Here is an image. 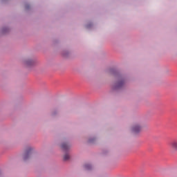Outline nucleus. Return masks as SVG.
I'll use <instances>...</instances> for the list:
<instances>
[{
	"mask_svg": "<svg viewBox=\"0 0 177 177\" xmlns=\"http://www.w3.org/2000/svg\"><path fill=\"white\" fill-rule=\"evenodd\" d=\"M169 147L171 153H177V139L172 140L169 144Z\"/></svg>",
	"mask_w": 177,
	"mask_h": 177,
	"instance_id": "f257e3e1",
	"label": "nucleus"
},
{
	"mask_svg": "<svg viewBox=\"0 0 177 177\" xmlns=\"http://www.w3.org/2000/svg\"><path fill=\"white\" fill-rule=\"evenodd\" d=\"M132 131L134 133H138V132H140V131H142V127L140 125L137 124L133 127Z\"/></svg>",
	"mask_w": 177,
	"mask_h": 177,
	"instance_id": "7ed1b4c3",
	"label": "nucleus"
},
{
	"mask_svg": "<svg viewBox=\"0 0 177 177\" xmlns=\"http://www.w3.org/2000/svg\"><path fill=\"white\" fill-rule=\"evenodd\" d=\"M84 167L86 169H91V165H85Z\"/></svg>",
	"mask_w": 177,
	"mask_h": 177,
	"instance_id": "0eeeda50",
	"label": "nucleus"
},
{
	"mask_svg": "<svg viewBox=\"0 0 177 177\" xmlns=\"http://www.w3.org/2000/svg\"><path fill=\"white\" fill-rule=\"evenodd\" d=\"M124 85V80L119 77V81L115 84V89H118Z\"/></svg>",
	"mask_w": 177,
	"mask_h": 177,
	"instance_id": "f03ea898",
	"label": "nucleus"
},
{
	"mask_svg": "<svg viewBox=\"0 0 177 177\" xmlns=\"http://www.w3.org/2000/svg\"><path fill=\"white\" fill-rule=\"evenodd\" d=\"M70 158V156L68 154H65L64 156V161H67V160H68Z\"/></svg>",
	"mask_w": 177,
	"mask_h": 177,
	"instance_id": "423d86ee",
	"label": "nucleus"
},
{
	"mask_svg": "<svg viewBox=\"0 0 177 177\" xmlns=\"http://www.w3.org/2000/svg\"><path fill=\"white\" fill-rule=\"evenodd\" d=\"M31 151V149H29V151H26V153L24 156V160L26 161L30 157V151Z\"/></svg>",
	"mask_w": 177,
	"mask_h": 177,
	"instance_id": "39448f33",
	"label": "nucleus"
},
{
	"mask_svg": "<svg viewBox=\"0 0 177 177\" xmlns=\"http://www.w3.org/2000/svg\"><path fill=\"white\" fill-rule=\"evenodd\" d=\"M62 150H68V149H70V145H68V144L66 143H63L61 146Z\"/></svg>",
	"mask_w": 177,
	"mask_h": 177,
	"instance_id": "20e7f679",
	"label": "nucleus"
}]
</instances>
